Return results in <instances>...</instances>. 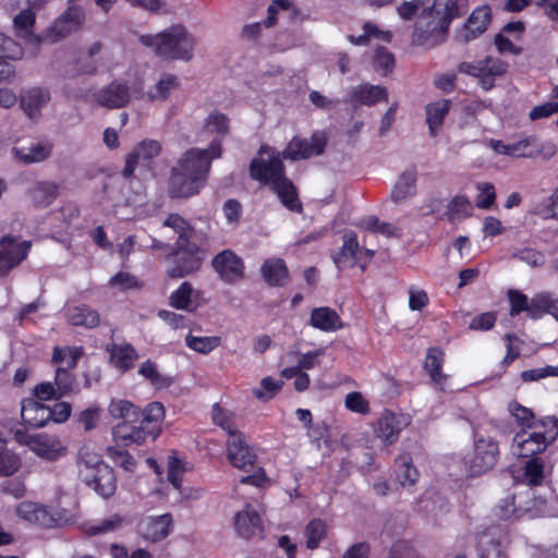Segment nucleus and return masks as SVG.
<instances>
[{"label":"nucleus","instance_id":"61","mask_svg":"<svg viewBox=\"0 0 558 558\" xmlns=\"http://www.w3.org/2000/svg\"><path fill=\"white\" fill-rule=\"evenodd\" d=\"M387 558H425V556L411 543L398 541L391 545Z\"/></svg>","mask_w":558,"mask_h":558},{"label":"nucleus","instance_id":"50","mask_svg":"<svg viewBox=\"0 0 558 558\" xmlns=\"http://www.w3.org/2000/svg\"><path fill=\"white\" fill-rule=\"evenodd\" d=\"M58 191L56 183L38 182L32 190L33 199L40 206H48L57 198Z\"/></svg>","mask_w":558,"mask_h":558},{"label":"nucleus","instance_id":"5","mask_svg":"<svg viewBox=\"0 0 558 558\" xmlns=\"http://www.w3.org/2000/svg\"><path fill=\"white\" fill-rule=\"evenodd\" d=\"M221 154L222 148L218 142L211 143L207 149L192 148L184 153L173 169L205 182L211 160L219 158Z\"/></svg>","mask_w":558,"mask_h":558},{"label":"nucleus","instance_id":"35","mask_svg":"<svg viewBox=\"0 0 558 558\" xmlns=\"http://www.w3.org/2000/svg\"><path fill=\"white\" fill-rule=\"evenodd\" d=\"M360 244L356 234L353 232L343 235V244L339 253L332 256L333 263L339 269L352 268L355 266V258L359 255Z\"/></svg>","mask_w":558,"mask_h":558},{"label":"nucleus","instance_id":"33","mask_svg":"<svg viewBox=\"0 0 558 558\" xmlns=\"http://www.w3.org/2000/svg\"><path fill=\"white\" fill-rule=\"evenodd\" d=\"M107 352L112 364L122 372L131 369L138 357L136 350L128 342L108 344Z\"/></svg>","mask_w":558,"mask_h":558},{"label":"nucleus","instance_id":"52","mask_svg":"<svg viewBox=\"0 0 558 558\" xmlns=\"http://www.w3.org/2000/svg\"><path fill=\"white\" fill-rule=\"evenodd\" d=\"M138 374L148 379L150 384L157 388H166L171 385V379L161 375L157 369V365L149 360L140 366Z\"/></svg>","mask_w":558,"mask_h":558},{"label":"nucleus","instance_id":"20","mask_svg":"<svg viewBox=\"0 0 558 558\" xmlns=\"http://www.w3.org/2000/svg\"><path fill=\"white\" fill-rule=\"evenodd\" d=\"M31 242H16L13 238H3L0 241V272H7L19 265L26 256Z\"/></svg>","mask_w":558,"mask_h":558},{"label":"nucleus","instance_id":"44","mask_svg":"<svg viewBox=\"0 0 558 558\" xmlns=\"http://www.w3.org/2000/svg\"><path fill=\"white\" fill-rule=\"evenodd\" d=\"M545 313L551 314L558 319V301L547 294H538L530 302L529 316L533 319H537Z\"/></svg>","mask_w":558,"mask_h":558},{"label":"nucleus","instance_id":"2","mask_svg":"<svg viewBox=\"0 0 558 558\" xmlns=\"http://www.w3.org/2000/svg\"><path fill=\"white\" fill-rule=\"evenodd\" d=\"M258 154L267 155L268 158H255L250 165L251 177L262 184L270 185L282 204L293 211H301L302 205L298 198L296 189L284 175V166L279 154L275 149L263 145Z\"/></svg>","mask_w":558,"mask_h":558},{"label":"nucleus","instance_id":"53","mask_svg":"<svg viewBox=\"0 0 558 558\" xmlns=\"http://www.w3.org/2000/svg\"><path fill=\"white\" fill-rule=\"evenodd\" d=\"M306 546L310 549L318 547L319 543L326 537L327 529L324 521L319 519L312 520L305 529Z\"/></svg>","mask_w":558,"mask_h":558},{"label":"nucleus","instance_id":"8","mask_svg":"<svg viewBox=\"0 0 558 558\" xmlns=\"http://www.w3.org/2000/svg\"><path fill=\"white\" fill-rule=\"evenodd\" d=\"M80 391L76 377L72 372L65 368L56 367L53 383L44 381L35 386L34 395L39 400H59L71 393Z\"/></svg>","mask_w":558,"mask_h":558},{"label":"nucleus","instance_id":"12","mask_svg":"<svg viewBox=\"0 0 558 558\" xmlns=\"http://www.w3.org/2000/svg\"><path fill=\"white\" fill-rule=\"evenodd\" d=\"M85 20L84 10L80 5L71 4L51 26L44 32L45 43H57L80 29Z\"/></svg>","mask_w":558,"mask_h":558},{"label":"nucleus","instance_id":"11","mask_svg":"<svg viewBox=\"0 0 558 558\" xmlns=\"http://www.w3.org/2000/svg\"><path fill=\"white\" fill-rule=\"evenodd\" d=\"M14 512L21 520L44 529L57 527L62 521L60 512L28 500L17 504L14 507Z\"/></svg>","mask_w":558,"mask_h":558},{"label":"nucleus","instance_id":"49","mask_svg":"<svg viewBox=\"0 0 558 558\" xmlns=\"http://www.w3.org/2000/svg\"><path fill=\"white\" fill-rule=\"evenodd\" d=\"M109 413L114 418H121L125 421H137L141 416V412L128 400H112L109 405Z\"/></svg>","mask_w":558,"mask_h":558},{"label":"nucleus","instance_id":"27","mask_svg":"<svg viewBox=\"0 0 558 558\" xmlns=\"http://www.w3.org/2000/svg\"><path fill=\"white\" fill-rule=\"evenodd\" d=\"M99 468L100 469L92 474L88 481L83 482L99 496L109 498L117 489V478L113 470L109 465L105 464Z\"/></svg>","mask_w":558,"mask_h":558},{"label":"nucleus","instance_id":"60","mask_svg":"<svg viewBox=\"0 0 558 558\" xmlns=\"http://www.w3.org/2000/svg\"><path fill=\"white\" fill-rule=\"evenodd\" d=\"M373 66L381 75H387L395 66L393 54L387 48L378 47L373 56Z\"/></svg>","mask_w":558,"mask_h":558},{"label":"nucleus","instance_id":"56","mask_svg":"<svg viewBox=\"0 0 558 558\" xmlns=\"http://www.w3.org/2000/svg\"><path fill=\"white\" fill-rule=\"evenodd\" d=\"M186 345L199 353L207 354L220 344L219 337H195L187 335L185 338Z\"/></svg>","mask_w":558,"mask_h":558},{"label":"nucleus","instance_id":"37","mask_svg":"<svg viewBox=\"0 0 558 558\" xmlns=\"http://www.w3.org/2000/svg\"><path fill=\"white\" fill-rule=\"evenodd\" d=\"M310 324L323 331H335L342 328L340 316L329 307H317L311 313Z\"/></svg>","mask_w":558,"mask_h":558},{"label":"nucleus","instance_id":"58","mask_svg":"<svg viewBox=\"0 0 558 558\" xmlns=\"http://www.w3.org/2000/svg\"><path fill=\"white\" fill-rule=\"evenodd\" d=\"M398 481L402 486H412L418 478V471L412 465L407 457H401L397 461Z\"/></svg>","mask_w":558,"mask_h":558},{"label":"nucleus","instance_id":"39","mask_svg":"<svg viewBox=\"0 0 558 558\" xmlns=\"http://www.w3.org/2000/svg\"><path fill=\"white\" fill-rule=\"evenodd\" d=\"M416 171L414 169L403 171L396 182L391 198L395 203H400L415 194Z\"/></svg>","mask_w":558,"mask_h":558},{"label":"nucleus","instance_id":"16","mask_svg":"<svg viewBox=\"0 0 558 558\" xmlns=\"http://www.w3.org/2000/svg\"><path fill=\"white\" fill-rule=\"evenodd\" d=\"M35 23L36 14L32 9H24L13 17V31L15 37L32 47L34 50L33 56L38 54L40 45L45 43L44 33L41 35L35 34Z\"/></svg>","mask_w":558,"mask_h":558},{"label":"nucleus","instance_id":"63","mask_svg":"<svg viewBox=\"0 0 558 558\" xmlns=\"http://www.w3.org/2000/svg\"><path fill=\"white\" fill-rule=\"evenodd\" d=\"M213 421L216 425L226 430L229 437H232L233 434L241 433L232 422L230 413L221 409L218 404H215L213 408Z\"/></svg>","mask_w":558,"mask_h":558},{"label":"nucleus","instance_id":"47","mask_svg":"<svg viewBox=\"0 0 558 558\" xmlns=\"http://www.w3.org/2000/svg\"><path fill=\"white\" fill-rule=\"evenodd\" d=\"M444 361V353L437 348H430L427 352L426 360L424 363V368L429 374L433 381L442 388V381L446 379V375H444L440 369Z\"/></svg>","mask_w":558,"mask_h":558},{"label":"nucleus","instance_id":"10","mask_svg":"<svg viewBox=\"0 0 558 558\" xmlns=\"http://www.w3.org/2000/svg\"><path fill=\"white\" fill-rule=\"evenodd\" d=\"M327 145V136L323 132H315L310 138L293 137L287 147L279 153L281 160H302L324 153ZM275 154L278 151L275 150Z\"/></svg>","mask_w":558,"mask_h":558},{"label":"nucleus","instance_id":"9","mask_svg":"<svg viewBox=\"0 0 558 558\" xmlns=\"http://www.w3.org/2000/svg\"><path fill=\"white\" fill-rule=\"evenodd\" d=\"M15 439L27 446L35 454L46 460H57L65 453V447L59 437L48 434H26L17 430Z\"/></svg>","mask_w":558,"mask_h":558},{"label":"nucleus","instance_id":"31","mask_svg":"<svg viewBox=\"0 0 558 558\" xmlns=\"http://www.w3.org/2000/svg\"><path fill=\"white\" fill-rule=\"evenodd\" d=\"M260 274L270 287H283L289 281V271L281 258L266 259L260 267Z\"/></svg>","mask_w":558,"mask_h":558},{"label":"nucleus","instance_id":"46","mask_svg":"<svg viewBox=\"0 0 558 558\" xmlns=\"http://www.w3.org/2000/svg\"><path fill=\"white\" fill-rule=\"evenodd\" d=\"M400 429L398 418L393 414H385L377 422L376 435L391 445L398 439Z\"/></svg>","mask_w":558,"mask_h":558},{"label":"nucleus","instance_id":"21","mask_svg":"<svg viewBox=\"0 0 558 558\" xmlns=\"http://www.w3.org/2000/svg\"><path fill=\"white\" fill-rule=\"evenodd\" d=\"M234 529L243 538L260 537L263 524L258 512L250 505L234 515Z\"/></svg>","mask_w":558,"mask_h":558},{"label":"nucleus","instance_id":"41","mask_svg":"<svg viewBox=\"0 0 558 558\" xmlns=\"http://www.w3.org/2000/svg\"><path fill=\"white\" fill-rule=\"evenodd\" d=\"M179 87V78L173 74H163L160 80L153 86L143 98L148 101H165L170 96L171 92Z\"/></svg>","mask_w":558,"mask_h":558},{"label":"nucleus","instance_id":"51","mask_svg":"<svg viewBox=\"0 0 558 558\" xmlns=\"http://www.w3.org/2000/svg\"><path fill=\"white\" fill-rule=\"evenodd\" d=\"M125 523L124 517L111 514L98 523L87 526L86 533L89 535L106 534L121 529Z\"/></svg>","mask_w":558,"mask_h":558},{"label":"nucleus","instance_id":"38","mask_svg":"<svg viewBox=\"0 0 558 558\" xmlns=\"http://www.w3.org/2000/svg\"><path fill=\"white\" fill-rule=\"evenodd\" d=\"M82 355V347H54L51 363L57 367H62L73 373Z\"/></svg>","mask_w":558,"mask_h":558},{"label":"nucleus","instance_id":"6","mask_svg":"<svg viewBox=\"0 0 558 558\" xmlns=\"http://www.w3.org/2000/svg\"><path fill=\"white\" fill-rule=\"evenodd\" d=\"M498 456L499 448L497 441L492 437H485L475 432L473 453L465 459L469 475L477 476L484 474L494 468Z\"/></svg>","mask_w":558,"mask_h":558},{"label":"nucleus","instance_id":"42","mask_svg":"<svg viewBox=\"0 0 558 558\" xmlns=\"http://www.w3.org/2000/svg\"><path fill=\"white\" fill-rule=\"evenodd\" d=\"M13 157L23 163H34L46 160L50 155V147L43 144H35L27 147H13Z\"/></svg>","mask_w":558,"mask_h":558},{"label":"nucleus","instance_id":"24","mask_svg":"<svg viewBox=\"0 0 558 558\" xmlns=\"http://www.w3.org/2000/svg\"><path fill=\"white\" fill-rule=\"evenodd\" d=\"M489 146L498 154L512 157L533 158L543 153L538 145H536V136H530L512 144L492 140Z\"/></svg>","mask_w":558,"mask_h":558},{"label":"nucleus","instance_id":"64","mask_svg":"<svg viewBox=\"0 0 558 558\" xmlns=\"http://www.w3.org/2000/svg\"><path fill=\"white\" fill-rule=\"evenodd\" d=\"M107 456L120 468L128 472H133L135 469L134 458L126 451L117 447H109Z\"/></svg>","mask_w":558,"mask_h":558},{"label":"nucleus","instance_id":"22","mask_svg":"<svg viewBox=\"0 0 558 558\" xmlns=\"http://www.w3.org/2000/svg\"><path fill=\"white\" fill-rule=\"evenodd\" d=\"M205 182L197 180V177H191L185 172L171 170L169 179L168 193L172 198H187L196 195Z\"/></svg>","mask_w":558,"mask_h":558},{"label":"nucleus","instance_id":"30","mask_svg":"<svg viewBox=\"0 0 558 558\" xmlns=\"http://www.w3.org/2000/svg\"><path fill=\"white\" fill-rule=\"evenodd\" d=\"M512 447L519 457H533L546 449V437L543 433H532L527 437L524 434H518L513 439Z\"/></svg>","mask_w":558,"mask_h":558},{"label":"nucleus","instance_id":"34","mask_svg":"<svg viewBox=\"0 0 558 558\" xmlns=\"http://www.w3.org/2000/svg\"><path fill=\"white\" fill-rule=\"evenodd\" d=\"M76 464L78 476L82 481H88L92 477V474L96 472V470L100 469L99 466L105 465L101 457L87 445H84L78 449Z\"/></svg>","mask_w":558,"mask_h":558},{"label":"nucleus","instance_id":"48","mask_svg":"<svg viewBox=\"0 0 558 558\" xmlns=\"http://www.w3.org/2000/svg\"><path fill=\"white\" fill-rule=\"evenodd\" d=\"M20 457L0 441V476H11L21 469Z\"/></svg>","mask_w":558,"mask_h":558},{"label":"nucleus","instance_id":"55","mask_svg":"<svg viewBox=\"0 0 558 558\" xmlns=\"http://www.w3.org/2000/svg\"><path fill=\"white\" fill-rule=\"evenodd\" d=\"M471 213L472 205L470 201L465 196L458 195L449 202L446 215L450 221H453L457 218L468 217Z\"/></svg>","mask_w":558,"mask_h":558},{"label":"nucleus","instance_id":"17","mask_svg":"<svg viewBox=\"0 0 558 558\" xmlns=\"http://www.w3.org/2000/svg\"><path fill=\"white\" fill-rule=\"evenodd\" d=\"M227 458L234 468L245 472L254 466L256 454L247 445L243 433L228 437Z\"/></svg>","mask_w":558,"mask_h":558},{"label":"nucleus","instance_id":"43","mask_svg":"<svg viewBox=\"0 0 558 558\" xmlns=\"http://www.w3.org/2000/svg\"><path fill=\"white\" fill-rule=\"evenodd\" d=\"M450 106V100L442 99L440 101L429 104L426 107V122L432 136H436L437 130L442 124L445 117L449 112Z\"/></svg>","mask_w":558,"mask_h":558},{"label":"nucleus","instance_id":"25","mask_svg":"<svg viewBox=\"0 0 558 558\" xmlns=\"http://www.w3.org/2000/svg\"><path fill=\"white\" fill-rule=\"evenodd\" d=\"M96 101L99 106L108 109L122 108L130 101L129 86L122 82L114 81L96 94Z\"/></svg>","mask_w":558,"mask_h":558},{"label":"nucleus","instance_id":"40","mask_svg":"<svg viewBox=\"0 0 558 558\" xmlns=\"http://www.w3.org/2000/svg\"><path fill=\"white\" fill-rule=\"evenodd\" d=\"M229 119L219 111H213L208 114L204 124V133L215 135L211 143L218 142L221 147L222 140L229 133Z\"/></svg>","mask_w":558,"mask_h":558},{"label":"nucleus","instance_id":"14","mask_svg":"<svg viewBox=\"0 0 558 558\" xmlns=\"http://www.w3.org/2000/svg\"><path fill=\"white\" fill-rule=\"evenodd\" d=\"M136 421L120 422L112 428V436L117 444L130 446L132 444L142 445L147 438L155 440L159 435L156 426L146 427L141 422L140 425H133Z\"/></svg>","mask_w":558,"mask_h":558},{"label":"nucleus","instance_id":"36","mask_svg":"<svg viewBox=\"0 0 558 558\" xmlns=\"http://www.w3.org/2000/svg\"><path fill=\"white\" fill-rule=\"evenodd\" d=\"M66 319L73 326L95 328L99 325L98 312L86 304L74 305L66 308Z\"/></svg>","mask_w":558,"mask_h":558},{"label":"nucleus","instance_id":"45","mask_svg":"<svg viewBox=\"0 0 558 558\" xmlns=\"http://www.w3.org/2000/svg\"><path fill=\"white\" fill-rule=\"evenodd\" d=\"M506 537H495L490 533L480 539V558H506Z\"/></svg>","mask_w":558,"mask_h":558},{"label":"nucleus","instance_id":"26","mask_svg":"<svg viewBox=\"0 0 558 558\" xmlns=\"http://www.w3.org/2000/svg\"><path fill=\"white\" fill-rule=\"evenodd\" d=\"M172 518L170 514L149 517L138 524L142 536L150 542H158L165 538L171 531Z\"/></svg>","mask_w":558,"mask_h":558},{"label":"nucleus","instance_id":"28","mask_svg":"<svg viewBox=\"0 0 558 558\" xmlns=\"http://www.w3.org/2000/svg\"><path fill=\"white\" fill-rule=\"evenodd\" d=\"M163 226L171 228L175 233H178L175 244L191 242L193 240H197L201 244H205L208 241L206 233L196 231L179 214H170L165 219Z\"/></svg>","mask_w":558,"mask_h":558},{"label":"nucleus","instance_id":"29","mask_svg":"<svg viewBox=\"0 0 558 558\" xmlns=\"http://www.w3.org/2000/svg\"><path fill=\"white\" fill-rule=\"evenodd\" d=\"M387 100L388 92L379 85L362 84L350 92V101L355 106H374L379 101Z\"/></svg>","mask_w":558,"mask_h":558},{"label":"nucleus","instance_id":"3","mask_svg":"<svg viewBox=\"0 0 558 558\" xmlns=\"http://www.w3.org/2000/svg\"><path fill=\"white\" fill-rule=\"evenodd\" d=\"M141 43L165 60H184L193 58L196 40L181 24L172 25L156 35L141 36Z\"/></svg>","mask_w":558,"mask_h":558},{"label":"nucleus","instance_id":"54","mask_svg":"<svg viewBox=\"0 0 558 558\" xmlns=\"http://www.w3.org/2000/svg\"><path fill=\"white\" fill-rule=\"evenodd\" d=\"M193 287L190 282L185 281L181 283L179 289L173 291L170 295V305L179 310H191Z\"/></svg>","mask_w":558,"mask_h":558},{"label":"nucleus","instance_id":"59","mask_svg":"<svg viewBox=\"0 0 558 558\" xmlns=\"http://www.w3.org/2000/svg\"><path fill=\"white\" fill-rule=\"evenodd\" d=\"M24 53L25 51L21 44L0 32V56L16 61L22 60Z\"/></svg>","mask_w":558,"mask_h":558},{"label":"nucleus","instance_id":"19","mask_svg":"<svg viewBox=\"0 0 558 558\" xmlns=\"http://www.w3.org/2000/svg\"><path fill=\"white\" fill-rule=\"evenodd\" d=\"M531 489L525 488L522 492L513 493L507 496L495 508L496 515L501 520L520 518L532 511L530 506Z\"/></svg>","mask_w":558,"mask_h":558},{"label":"nucleus","instance_id":"18","mask_svg":"<svg viewBox=\"0 0 558 558\" xmlns=\"http://www.w3.org/2000/svg\"><path fill=\"white\" fill-rule=\"evenodd\" d=\"M490 23V11L488 7L477 8L469 16L466 23L460 28L454 38L457 43L466 45L481 36Z\"/></svg>","mask_w":558,"mask_h":558},{"label":"nucleus","instance_id":"23","mask_svg":"<svg viewBox=\"0 0 558 558\" xmlns=\"http://www.w3.org/2000/svg\"><path fill=\"white\" fill-rule=\"evenodd\" d=\"M50 101V92L44 87H32L23 90L20 96V106L23 112L32 120H38L41 109Z\"/></svg>","mask_w":558,"mask_h":558},{"label":"nucleus","instance_id":"15","mask_svg":"<svg viewBox=\"0 0 558 558\" xmlns=\"http://www.w3.org/2000/svg\"><path fill=\"white\" fill-rule=\"evenodd\" d=\"M161 153V144L156 140H144L138 143L126 156L125 166L122 170L124 178L133 175L137 166L151 168V161Z\"/></svg>","mask_w":558,"mask_h":558},{"label":"nucleus","instance_id":"32","mask_svg":"<svg viewBox=\"0 0 558 558\" xmlns=\"http://www.w3.org/2000/svg\"><path fill=\"white\" fill-rule=\"evenodd\" d=\"M21 416L31 427L39 428L50 421V407L34 400H25L22 403Z\"/></svg>","mask_w":558,"mask_h":558},{"label":"nucleus","instance_id":"7","mask_svg":"<svg viewBox=\"0 0 558 558\" xmlns=\"http://www.w3.org/2000/svg\"><path fill=\"white\" fill-rule=\"evenodd\" d=\"M201 243L194 241L175 244L172 252L173 266L167 271L170 278H183L197 272L203 264L204 251Z\"/></svg>","mask_w":558,"mask_h":558},{"label":"nucleus","instance_id":"4","mask_svg":"<svg viewBox=\"0 0 558 558\" xmlns=\"http://www.w3.org/2000/svg\"><path fill=\"white\" fill-rule=\"evenodd\" d=\"M508 68V63L501 59L487 56L478 61L461 62L458 65V71L477 78L483 89L490 90L495 86V81L507 74Z\"/></svg>","mask_w":558,"mask_h":558},{"label":"nucleus","instance_id":"13","mask_svg":"<svg viewBox=\"0 0 558 558\" xmlns=\"http://www.w3.org/2000/svg\"><path fill=\"white\" fill-rule=\"evenodd\" d=\"M211 267L226 283L232 284L244 278L243 259L232 250L218 253L211 260Z\"/></svg>","mask_w":558,"mask_h":558},{"label":"nucleus","instance_id":"57","mask_svg":"<svg viewBox=\"0 0 558 558\" xmlns=\"http://www.w3.org/2000/svg\"><path fill=\"white\" fill-rule=\"evenodd\" d=\"M544 480V464L536 458L526 461L523 472V481L529 486L539 485Z\"/></svg>","mask_w":558,"mask_h":558},{"label":"nucleus","instance_id":"62","mask_svg":"<svg viewBox=\"0 0 558 558\" xmlns=\"http://www.w3.org/2000/svg\"><path fill=\"white\" fill-rule=\"evenodd\" d=\"M141 416H143L141 423L144 426H156L160 430L159 422L165 416V408L160 402H151L144 409Z\"/></svg>","mask_w":558,"mask_h":558},{"label":"nucleus","instance_id":"1","mask_svg":"<svg viewBox=\"0 0 558 558\" xmlns=\"http://www.w3.org/2000/svg\"><path fill=\"white\" fill-rule=\"evenodd\" d=\"M436 4L444 5V12L435 5L423 9L412 33L414 45L432 49L442 44L451 21L466 9V0H436Z\"/></svg>","mask_w":558,"mask_h":558}]
</instances>
